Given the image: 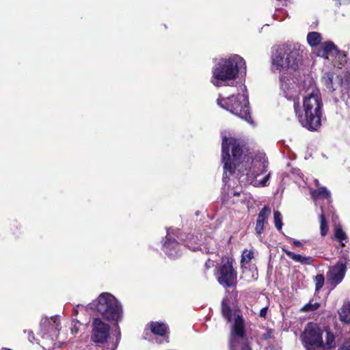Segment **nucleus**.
Here are the masks:
<instances>
[{
  "label": "nucleus",
  "mask_w": 350,
  "mask_h": 350,
  "mask_svg": "<svg viewBox=\"0 0 350 350\" xmlns=\"http://www.w3.org/2000/svg\"><path fill=\"white\" fill-rule=\"evenodd\" d=\"M221 161L224 164L223 181L227 183L229 176L237 170L240 174V181L252 185L256 187L267 185L271 177V172L262 178L259 176L267 172L268 160L263 154L256 156L254 159L248 154H243V149L240 143L234 137H223L221 144Z\"/></svg>",
  "instance_id": "obj_1"
},
{
  "label": "nucleus",
  "mask_w": 350,
  "mask_h": 350,
  "mask_svg": "<svg viewBox=\"0 0 350 350\" xmlns=\"http://www.w3.org/2000/svg\"><path fill=\"white\" fill-rule=\"evenodd\" d=\"M323 101L320 91L315 87L303 98V111L296 101L294 109L300 124L308 130H317L321 122Z\"/></svg>",
  "instance_id": "obj_2"
},
{
  "label": "nucleus",
  "mask_w": 350,
  "mask_h": 350,
  "mask_svg": "<svg viewBox=\"0 0 350 350\" xmlns=\"http://www.w3.org/2000/svg\"><path fill=\"white\" fill-rule=\"evenodd\" d=\"M239 72L246 73V64L243 57L233 55L221 59L213 68L211 83L216 87L232 85Z\"/></svg>",
  "instance_id": "obj_3"
},
{
  "label": "nucleus",
  "mask_w": 350,
  "mask_h": 350,
  "mask_svg": "<svg viewBox=\"0 0 350 350\" xmlns=\"http://www.w3.org/2000/svg\"><path fill=\"white\" fill-rule=\"evenodd\" d=\"M301 59V51L293 43H286L273 47L271 55L272 70L281 72L288 69L295 70Z\"/></svg>",
  "instance_id": "obj_4"
},
{
  "label": "nucleus",
  "mask_w": 350,
  "mask_h": 350,
  "mask_svg": "<svg viewBox=\"0 0 350 350\" xmlns=\"http://www.w3.org/2000/svg\"><path fill=\"white\" fill-rule=\"evenodd\" d=\"M237 95L232 94L227 98L219 96L217 103L221 108L253 125L254 122L250 115V107L247 94L246 86L241 85Z\"/></svg>",
  "instance_id": "obj_5"
},
{
  "label": "nucleus",
  "mask_w": 350,
  "mask_h": 350,
  "mask_svg": "<svg viewBox=\"0 0 350 350\" xmlns=\"http://www.w3.org/2000/svg\"><path fill=\"white\" fill-rule=\"evenodd\" d=\"M88 307L108 321L118 323L123 317L121 304L109 293H102L96 299L90 303Z\"/></svg>",
  "instance_id": "obj_6"
},
{
  "label": "nucleus",
  "mask_w": 350,
  "mask_h": 350,
  "mask_svg": "<svg viewBox=\"0 0 350 350\" xmlns=\"http://www.w3.org/2000/svg\"><path fill=\"white\" fill-rule=\"evenodd\" d=\"M215 275L220 285L224 288H230L237 283V273L233 267V260L223 257L221 263L216 268Z\"/></svg>",
  "instance_id": "obj_7"
},
{
  "label": "nucleus",
  "mask_w": 350,
  "mask_h": 350,
  "mask_svg": "<svg viewBox=\"0 0 350 350\" xmlns=\"http://www.w3.org/2000/svg\"><path fill=\"white\" fill-rule=\"evenodd\" d=\"M230 350H252L245 338V323L243 317L237 315L230 332Z\"/></svg>",
  "instance_id": "obj_8"
},
{
  "label": "nucleus",
  "mask_w": 350,
  "mask_h": 350,
  "mask_svg": "<svg viewBox=\"0 0 350 350\" xmlns=\"http://www.w3.org/2000/svg\"><path fill=\"white\" fill-rule=\"evenodd\" d=\"M323 330L315 323H310L302 335V342L306 350H324Z\"/></svg>",
  "instance_id": "obj_9"
},
{
  "label": "nucleus",
  "mask_w": 350,
  "mask_h": 350,
  "mask_svg": "<svg viewBox=\"0 0 350 350\" xmlns=\"http://www.w3.org/2000/svg\"><path fill=\"white\" fill-rule=\"evenodd\" d=\"M179 241H183L179 229H167V234L163 243L162 250L170 258L175 259L181 256Z\"/></svg>",
  "instance_id": "obj_10"
},
{
  "label": "nucleus",
  "mask_w": 350,
  "mask_h": 350,
  "mask_svg": "<svg viewBox=\"0 0 350 350\" xmlns=\"http://www.w3.org/2000/svg\"><path fill=\"white\" fill-rule=\"evenodd\" d=\"M92 340L100 345H102L103 350L109 341V325L102 321L100 318H94L92 323Z\"/></svg>",
  "instance_id": "obj_11"
},
{
  "label": "nucleus",
  "mask_w": 350,
  "mask_h": 350,
  "mask_svg": "<svg viewBox=\"0 0 350 350\" xmlns=\"http://www.w3.org/2000/svg\"><path fill=\"white\" fill-rule=\"evenodd\" d=\"M41 335L43 338L50 337L52 340L57 338L61 328L57 316L50 319L44 318L40 321Z\"/></svg>",
  "instance_id": "obj_12"
},
{
  "label": "nucleus",
  "mask_w": 350,
  "mask_h": 350,
  "mask_svg": "<svg viewBox=\"0 0 350 350\" xmlns=\"http://www.w3.org/2000/svg\"><path fill=\"white\" fill-rule=\"evenodd\" d=\"M280 85L284 96L295 103L299 94V88L297 84L292 79L282 75L280 77Z\"/></svg>",
  "instance_id": "obj_13"
},
{
  "label": "nucleus",
  "mask_w": 350,
  "mask_h": 350,
  "mask_svg": "<svg viewBox=\"0 0 350 350\" xmlns=\"http://www.w3.org/2000/svg\"><path fill=\"white\" fill-rule=\"evenodd\" d=\"M346 272V266L344 263L338 262L330 267L327 273L328 282L334 287L336 286L343 280Z\"/></svg>",
  "instance_id": "obj_14"
},
{
  "label": "nucleus",
  "mask_w": 350,
  "mask_h": 350,
  "mask_svg": "<svg viewBox=\"0 0 350 350\" xmlns=\"http://www.w3.org/2000/svg\"><path fill=\"white\" fill-rule=\"evenodd\" d=\"M341 55V52L332 42H326L317 50V55L329 59L330 57Z\"/></svg>",
  "instance_id": "obj_15"
},
{
  "label": "nucleus",
  "mask_w": 350,
  "mask_h": 350,
  "mask_svg": "<svg viewBox=\"0 0 350 350\" xmlns=\"http://www.w3.org/2000/svg\"><path fill=\"white\" fill-rule=\"evenodd\" d=\"M270 215L271 208L267 206H265L258 213L255 227V231L258 236L260 237L263 232L265 224L267 221Z\"/></svg>",
  "instance_id": "obj_16"
},
{
  "label": "nucleus",
  "mask_w": 350,
  "mask_h": 350,
  "mask_svg": "<svg viewBox=\"0 0 350 350\" xmlns=\"http://www.w3.org/2000/svg\"><path fill=\"white\" fill-rule=\"evenodd\" d=\"M336 83H338V88H340L341 98H345V96L350 98V75L349 74L343 76L336 75Z\"/></svg>",
  "instance_id": "obj_17"
},
{
  "label": "nucleus",
  "mask_w": 350,
  "mask_h": 350,
  "mask_svg": "<svg viewBox=\"0 0 350 350\" xmlns=\"http://www.w3.org/2000/svg\"><path fill=\"white\" fill-rule=\"evenodd\" d=\"M322 82L329 92H332L338 88V83H336V76L333 72L324 73L322 77Z\"/></svg>",
  "instance_id": "obj_18"
},
{
  "label": "nucleus",
  "mask_w": 350,
  "mask_h": 350,
  "mask_svg": "<svg viewBox=\"0 0 350 350\" xmlns=\"http://www.w3.org/2000/svg\"><path fill=\"white\" fill-rule=\"evenodd\" d=\"M149 327L152 334L162 337H168V327L162 322H150Z\"/></svg>",
  "instance_id": "obj_19"
},
{
  "label": "nucleus",
  "mask_w": 350,
  "mask_h": 350,
  "mask_svg": "<svg viewBox=\"0 0 350 350\" xmlns=\"http://www.w3.org/2000/svg\"><path fill=\"white\" fill-rule=\"evenodd\" d=\"M282 251L292 260L297 262H300L302 265H312L313 262V259L310 256H304L300 254H295L293 252H291L286 250L284 247L282 248Z\"/></svg>",
  "instance_id": "obj_20"
},
{
  "label": "nucleus",
  "mask_w": 350,
  "mask_h": 350,
  "mask_svg": "<svg viewBox=\"0 0 350 350\" xmlns=\"http://www.w3.org/2000/svg\"><path fill=\"white\" fill-rule=\"evenodd\" d=\"M311 197L314 200L331 198L330 191L325 187H320L317 189L312 190L310 192Z\"/></svg>",
  "instance_id": "obj_21"
},
{
  "label": "nucleus",
  "mask_w": 350,
  "mask_h": 350,
  "mask_svg": "<svg viewBox=\"0 0 350 350\" xmlns=\"http://www.w3.org/2000/svg\"><path fill=\"white\" fill-rule=\"evenodd\" d=\"M118 323H116V327L113 334V336L115 337V338H111L109 336V341L108 342L107 345L105 347V350H116L118 347V345L121 338L120 329Z\"/></svg>",
  "instance_id": "obj_22"
},
{
  "label": "nucleus",
  "mask_w": 350,
  "mask_h": 350,
  "mask_svg": "<svg viewBox=\"0 0 350 350\" xmlns=\"http://www.w3.org/2000/svg\"><path fill=\"white\" fill-rule=\"evenodd\" d=\"M338 314L340 321L350 323V301L343 304Z\"/></svg>",
  "instance_id": "obj_23"
},
{
  "label": "nucleus",
  "mask_w": 350,
  "mask_h": 350,
  "mask_svg": "<svg viewBox=\"0 0 350 350\" xmlns=\"http://www.w3.org/2000/svg\"><path fill=\"white\" fill-rule=\"evenodd\" d=\"M322 40L321 33L313 31L310 32L307 36V40L308 44L311 46H316L319 45Z\"/></svg>",
  "instance_id": "obj_24"
},
{
  "label": "nucleus",
  "mask_w": 350,
  "mask_h": 350,
  "mask_svg": "<svg viewBox=\"0 0 350 350\" xmlns=\"http://www.w3.org/2000/svg\"><path fill=\"white\" fill-rule=\"evenodd\" d=\"M221 312L223 317L227 320L228 322L231 321L232 310L227 301L225 299H224L221 303Z\"/></svg>",
  "instance_id": "obj_25"
},
{
  "label": "nucleus",
  "mask_w": 350,
  "mask_h": 350,
  "mask_svg": "<svg viewBox=\"0 0 350 350\" xmlns=\"http://www.w3.org/2000/svg\"><path fill=\"white\" fill-rule=\"evenodd\" d=\"M321 209L322 213L320 215V223H321L320 230H321V236L324 237L327 233L328 226H327V221L325 220V215L323 211V208L321 207Z\"/></svg>",
  "instance_id": "obj_26"
},
{
  "label": "nucleus",
  "mask_w": 350,
  "mask_h": 350,
  "mask_svg": "<svg viewBox=\"0 0 350 350\" xmlns=\"http://www.w3.org/2000/svg\"><path fill=\"white\" fill-rule=\"evenodd\" d=\"M274 225L278 231H281L283 226L282 217L279 211L273 212Z\"/></svg>",
  "instance_id": "obj_27"
},
{
  "label": "nucleus",
  "mask_w": 350,
  "mask_h": 350,
  "mask_svg": "<svg viewBox=\"0 0 350 350\" xmlns=\"http://www.w3.org/2000/svg\"><path fill=\"white\" fill-rule=\"evenodd\" d=\"M254 258V252L252 250H244L241 255V263L247 264Z\"/></svg>",
  "instance_id": "obj_28"
},
{
  "label": "nucleus",
  "mask_w": 350,
  "mask_h": 350,
  "mask_svg": "<svg viewBox=\"0 0 350 350\" xmlns=\"http://www.w3.org/2000/svg\"><path fill=\"white\" fill-rule=\"evenodd\" d=\"M335 346V337L330 332H326V341L324 343V347L330 349Z\"/></svg>",
  "instance_id": "obj_29"
},
{
  "label": "nucleus",
  "mask_w": 350,
  "mask_h": 350,
  "mask_svg": "<svg viewBox=\"0 0 350 350\" xmlns=\"http://www.w3.org/2000/svg\"><path fill=\"white\" fill-rule=\"evenodd\" d=\"M315 290L319 291L324 285L325 278L322 274H318L315 276Z\"/></svg>",
  "instance_id": "obj_30"
},
{
  "label": "nucleus",
  "mask_w": 350,
  "mask_h": 350,
  "mask_svg": "<svg viewBox=\"0 0 350 350\" xmlns=\"http://www.w3.org/2000/svg\"><path fill=\"white\" fill-rule=\"evenodd\" d=\"M320 306V304L318 302H313L310 301L308 304H306L303 308L302 310L304 312H311L317 310Z\"/></svg>",
  "instance_id": "obj_31"
},
{
  "label": "nucleus",
  "mask_w": 350,
  "mask_h": 350,
  "mask_svg": "<svg viewBox=\"0 0 350 350\" xmlns=\"http://www.w3.org/2000/svg\"><path fill=\"white\" fill-rule=\"evenodd\" d=\"M335 237L336 238L342 243V245H345L342 241L346 240L347 236L345 232L340 228L336 227L335 229Z\"/></svg>",
  "instance_id": "obj_32"
},
{
  "label": "nucleus",
  "mask_w": 350,
  "mask_h": 350,
  "mask_svg": "<svg viewBox=\"0 0 350 350\" xmlns=\"http://www.w3.org/2000/svg\"><path fill=\"white\" fill-rule=\"evenodd\" d=\"M338 350H350V337Z\"/></svg>",
  "instance_id": "obj_33"
},
{
  "label": "nucleus",
  "mask_w": 350,
  "mask_h": 350,
  "mask_svg": "<svg viewBox=\"0 0 350 350\" xmlns=\"http://www.w3.org/2000/svg\"><path fill=\"white\" fill-rule=\"evenodd\" d=\"M267 309L268 308L267 307H264L262 308L260 311V317H263V318H265L266 317V315H267Z\"/></svg>",
  "instance_id": "obj_34"
},
{
  "label": "nucleus",
  "mask_w": 350,
  "mask_h": 350,
  "mask_svg": "<svg viewBox=\"0 0 350 350\" xmlns=\"http://www.w3.org/2000/svg\"><path fill=\"white\" fill-rule=\"evenodd\" d=\"M214 265L213 261L211 260H208L205 263V267L206 269H209L210 267H213Z\"/></svg>",
  "instance_id": "obj_35"
},
{
  "label": "nucleus",
  "mask_w": 350,
  "mask_h": 350,
  "mask_svg": "<svg viewBox=\"0 0 350 350\" xmlns=\"http://www.w3.org/2000/svg\"><path fill=\"white\" fill-rule=\"evenodd\" d=\"M79 322L77 321L75 323V324L73 325V327L71 328V332H72V334H75L77 333V328L76 327V324L78 323Z\"/></svg>",
  "instance_id": "obj_36"
},
{
  "label": "nucleus",
  "mask_w": 350,
  "mask_h": 350,
  "mask_svg": "<svg viewBox=\"0 0 350 350\" xmlns=\"http://www.w3.org/2000/svg\"><path fill=\"white\" fill-rule=\"evenodd\" d=\"M29 340L31 342H33V340L35 339L34 336H33V334L32 332H29Z\"/></svg>",
  "instance_id": "obj_37"
},
{
  "label": "nucleus",
  "mask_w": 350,
  "mask_h": 350,
  "mask_svg": "<svg viewBox=\"0 0 350 350\" xmlns=\"http://www.w3.org/2000/svg\"><path fill=\"white\" fill-rule=\"evenodd\" d=\"M293 243L295 246H301V243L299 241H297V240H294L293 241Z\"/></svg>",
  "instance_id": "obj_38"
},
{
  "label": "nucleus",
  "mask_w": 350,
  "mask_h": 350,
  "mask_svg": "<svg viewBox=\"0 0 350 350\" xmlns=\"http://www.w3.org/2000/svg\"><path fill=\"white\" fill-rule=\"evenodd\" d=\"M314 183H315L316 186H319V180L317 179L314 180Z\"/></svg>",
  "instance_id": "obj_39"
},
{
  "label": "nucleus",
  "mask_w": 350,
  "mask_h": 350,
  "mask_svg": "<svg viewBox=\"0 0 350 350\" xmlns=\"http://www.w3.org/2000/svg\"><path fill=\"white\" fill-rule=\"evenodd\" d=\"M233 195H234V196H239V195H240V193H239V192L234 191V192L233 193Z\"/></svg>",
  "instance_id": "obj_40"
},
{
  "label": "nucleus",
  "mask_w": 350,
  "mask_h": 350,
  "mask_svg": "<svg viewBox=\"0 0 350 350\" xmlns=\"http://www.w3.org/2000/svg\"><path fill=\"white\" fill-rule=\"evenodd\" d=\"M190 249L193 251H196L198 250V247H193V248H190Z\"/></svg>",
  "instance_id": "obj_41"
},
{
  "label": "nucleus",
  "mask_w": 350,
  "mask_h": 350,
  "mask_svg": "<svg viewBox=\"0 0 350 350\" xmlns=\"http://www.w3.org/2000/svg\"><path fill=\"white\" fill-rule=\"evenodd\" d=\"M1 350H12V349H8V348H2V349H1Z\"/></svg>",
  "instance_id": "obj_42"
}]
</instances>
